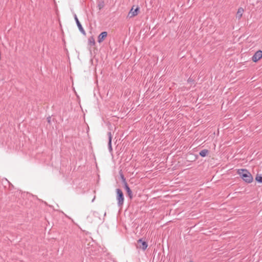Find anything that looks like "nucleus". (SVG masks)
Instances as JSON below:
<instances>
[{
    "label": "nucleus",
    "mask_w": 262,
    "mask_h": 262,
    "mask_svg": "<svg viewBox=\"0 0 262 262\" xmlns=\"http://www.w3.org/2000/svg\"><path fill=\"white\" fill-rule=\"evenodd\" d=\"M191 79L189 78L188 79V82H191Z\"/></svg>",
    "instance_id": "dca6fc26"
},
{
    "label": "nucleus",
    "mask_w": 262,
    "mask_h": 262,
    "mask_svg": "<svg viewBox=\"0 0 262 262\" xmlns=\"http://www.w3.org/2000/svg\"><path fill=\"white\" fill-rule=\"evenodd\" d=\"M107 33L105 31L101 33L98 37V42H102L107 36Z\"/></svg>",
    "instance_id": "0eeeda50"
},
{
    "label": "nucleus",
    "mask_w": 262,
    "mask_h": 262,
    "mask_svg": "<svg viewBox=\"0 0 262 262\" xmlns=\"http://www.w3.org/2000/svg\"><path fill=\"white\" fill-rule=\"evenodd\" d=\"M124 188L126 190L127 193L129 197L130 198V199H132L133 198L132 191L129 188L126 182L124 183Z\"/></svg>",
    "instance_id": "1a4fd4ad"
},
{
    "label": "nucleus",
    "mask_w": 262,
    "mask_h": 262,
    "mask_svg": "<svg viewBox=\"0 0 262 262\" xmlns=\"http://www.w3.org/2000/svg\"><path fill=\"white\" fill-rule=\"evenodd\" d=\"M255 180L256 181H257L259 183H262V176L257 175L255 178Z\"/></svg>",
    "instance_id": "ddd939ff"
},
{
    "label": "nucleus",
    "mask_w": 262,
    "mask_h": 262,
    "mask_svg": "<svg viewBox=\"0 0 262 262\" xmlns=\"http://www.w3.org/2000/svg\"><path fill=\"white\" fill-rule=\"evenodd\" d=\"M98 212H97V211H94V212H93V214H94V215H95V216H97V215H98Z\"/></svg>",
    "instance_id": "4468645a"
},
{
    "label": "nucleus",
    "mask_w": 262,
    "mask_h": 262,
    "mask_svg": "<svg viewBox=\"0 0 262 262\" xmlns=\"http://www.w3.org/2000/svg\"><path fill=\"white\" fill-rule=\"evenodd\" d=\"M47 120H48V122L49 123H50L51 117H49L47 118Z\"/></svg>",
    "instance_id": "2eb2a0df"
},
{
    "label": "nucleus",
    "mask_w": 262,
    "mask_h": 262,
    "mask_svg": "<svg viewBox=\"0 0 262 262\" xmlns=\"http://www.w3.org/2000/svg\"><path fill=\"white\" fill-rule=\"evenodd\" d=\"M137 243H138L137 247L143 249V250H145V249H146V248L148 246L147 243L145 241H143L142 239H138L137 241Z\"/></svg>",
    "instance_id": "39448f33"
},
{
    "label": "nucleus",
    "mask_w": 262,
    "mask_h": 262,
    "mask_svg": "<svg viewBox=\"0 0 262 262\" xmlns=\"http://www.w3.org/2000/svg\"><path fill=\"white\" fill-rule=\"evenodd\" d=\"M237 173L245 182L250 183L253 181V177L247 169H238Z\"/></svg>",
    "instance_id": "f257e3e1"
},
{
    "label": "nucleus",
    "mask_w": 262,
    "mask_h": 262,
    "mask_svg": "<svg viewBox=\"0 0 262 262\" xmlns=\"http://www.w3.org/2000/svg\"><path fill=\"white\" fill-rule=\"evenodd\" d=\"M208 152H209L208 150L204 149L202 150L200 152L199 154L201 157H205L207 156V155L208 154Z\"/></svg>",
    "instance_id": "9b49d317"
},
{
    "label": "nucleus",
    "mask_w": 262,
    "mask_h": 262,
    "mask_svg": "<svg viewBox=\"0 0 262 262\" xmlns=\"http://www.w3.org/2000/svg\"><path fill=\"white\" fill-rule=\"evenodd\" d=\"M74 19L75 20V21L76 23L77 26L80 31V32L83 34V35H85V31H84V29L83 28L82 25H81L80 23L79 22L77 15L75 14H74Z\"/></svg>",
    "instance_id": "423d86ee"
},
{
    "label": "nucleus",
    "mask_w": 262,
    "mask_h": 262,
    "mask_svg": "<svg viewBox=\"0 0 262 262\" xmlns=\"http://www.w3.org/2000/svg\"><path fill=\"white\" fill-rule=\"evenodd\" d=\"M107 136L108 137V149L110 152L112 151V136L111 132H108L107 133Z\"/></svg>",
    "instance_id": "6e6552de"
},
{
    "label": "nucleus",
    "mask_w": 262,
    "mask_h": 262,
    "mask_svg": "<svg viewBox=\"0 0 262 262\" xmlns=\"http://www.w3.org/2000/svg\"><path fill=\"white\" fill-rule=\"evenodd\" d=\"M243 12H244L243 8H242L241 7L238 8V11L236 13V18H237L238 19H241V18L242 17V16L243 15Z\"/></svg>",
    "instance_id": "9d476101"
},
{
    "label": "nucleus",
    "mask_w": 262,
    "mask_h": 262,
    "mask_svg": "<svg viewBox=\"0 0 262 262\" xmlns=\"http://www.w3.org/2000/svg\"><path fill=\"white\" fill-rule=\"evenodd\" d=\"M89 43L91 46H94L95 45V39L93 36L89 38Z\"/></svg>",
    "instance_id": "f8f14e48"
},
{
    "label": "nucleus",
    "mask_w": 262,
    "mask_h": 262,
    "mask_svg": "<svg viewBox=\"0 0 262 262\" xmlns=\"http://www.w3.org/2000/svg\"><path fill=\"white\" fill-rule=\"evenodd\" d=\"M116 192L118 205L119 206H122L124 203V200L123 193L122 190L119 188L116 189Z\"/></svg>",
    "instance_id": "f03ea898"
},
{
    "label": "nucleus",
    "mask_w": 262,
    "mask_h": 262,
    "mask_svg": "<svg viewBox=\"0 0 262 262\" xmlns=\"http://www.w3.org/2000/svg\"><path fill=\"white\" fill-rule=\"evenodd\" d=\"M262 57V51L261 50H258L255 53L253 56L252 57V61L253 62L258 61Z\"/></svg>",
    "instance_id": "20e7f679"
},
{
    "label": "nucleus",
    "mask_w": 262,
    "mask_h": 262,
    "mask_svg": "<svg viewBox=\"0 0 262 262\" xmlns=\"http://www.w3.org/2000/svg\"><path fill=\"white\" fill-rule=\"evenodd\" d=\"M139 8L138 7L135 9H134L133 7L128 13L127 16L129 18H132L135 16H137L139 12Z\"/></svg>",
    "instance_id": "7ed1b4c3"
}]
</instances>
